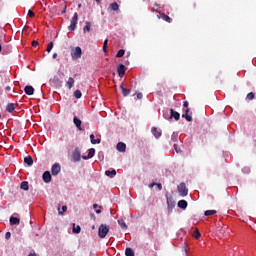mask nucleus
Listing matches in <instances>:
<instances>
[{
  "instance_id": "nucleus-10",
  "label": "nucleus",
  "mask_w": 256,
  "mask_h": 256,
  "mask_svg": "<svg viewBox=\"0 0 256 256\" xmlns=\"http://www.w3.org/2000/svg\"><path fill=\"white\" fill-rule=\"evenodd\" d=\"M93 157H95V149L94 148H90L88 150V155L87 156H82V159L87 161V159H93Z\"/></svg>"
},
{
  "instance_id": "nucleus-48",
  "label": "nucleus",
  "mask_w": 256,
  "mask_h": 256,
  "mask_svg": "<svg viewBox=\"0 0 256 256\" xmlns=\"http://www.w3.org/2000/svg\"><path fill=\"white\" fill-rule=\"evenodd\" d=\"M155 185H157V183L149 184L150 189H153V187H155Z\"/></svg>"
},
{
  "instance_id": "nucleus-42",
  "label": "nucleus",
  "mask_w": 256,
  "mask_h": 256,
  "mask_svg": "<svg viewBox=\"0 0 256 256\" xmlns=\"http://www.w3.org/2000/svg\"><path fill=\"white\" fill-rule=\"evenodd\" d=\"M5 239L7 240L11 239V232H6Z\"/></svg>"
},
{
  "instance_id": "nucleus-40",
  "label": "nucleus",
  "mask_w": 256,
  "mask_h": 256,
  "mask_svg": "<svg viewBox=\"0 0 256 256\" xmlns=\"http://www.w3.org/2000/svg\"><path fill=\"white\" fill-rule=\"evenodd\" d=\"M67 211V206H62V211H59V215H63Z\"/></svg>"
},
{
  "instance_id": "nucleus-25",
  "label": "nucleus",
  "mask_w": 256,
  "mask_h": 256,
  "mask_svg": "<svg viewBox=\"0 0 256 256\" xmlns=\"http://www.w3.org/2000/svg\"><path fill=\"white\" fill-rule=\"evenodd\" d=\"M163 117L164 119H171V110H164Z\"/></svg>"
},
{
  "instance_id": "nucleus-1",
  "label": "nucleus",
  "mask_w": 256,
  "mask_h": 256,
  "mask_svg": "<svg viewBox=\"0 0 256 256\" xmlns=\"http://www.w3.org/2000/svg\"><path fill=\"white\" fill-rule=\"evenodd\" d=\"M109 226L107 224H101L98 228V236L100 239H105L109 233Z\"/></svg>"
},
{
  "instance_id": "nucleus-45",
  "label": "nucleus",
  "mask_w": 256,
  "mask_h": 256,
  "mask_svg": "<svg viewBox=\"0 0 256 256\" xmlns=\"http://www.w3.org/2000/svg\"><path fill=\"white\" fill-rule=\"evenodd\" d=\"M243 173H249V171H251L249 168L245 167L242 169Z\"/></svg>"
},
{
  "instance_id": "nucleus-29",
  "label": "nucleus",
  "mask_w": 256,
  "mask_h": 256,
  "mask_svg": "<svg viewBox=\"0 0 256 256\" xmlns=\"http://www.w3.org/2000/svg\"><path fill=\"white\" fill-rule=\"evenodd\" d=\"M73 233L79 234L81 233V226L73 224Z\"/></svg>"
},
{
  "instance_id": "nucleus-32",
  "label": "nucleus",
  "mask_w": 256,
  "mask_h": 256,
  "mask_svg": "<svg viewBox=\"0 0 256 256\" xmlns=\"http://www.w3.org/2000/svg\"><path fill=\"white\" fill-rule=\"evenodd\" d=\"M246 99L253 101V99H255V94L253 92L248 93Z\"/></svg>"
},
{
  "instance_id": "nucleus-15",
  "label": "nucleus",
  "mask_w": 256,
  "mask_h": 256,
  "mask_svg": "<svg viewBox=\"0 0 256 256\" xmlns=\"http://www.w3.org/2000/svg\"><path fill=\"white\" fill-rule=\"evenodd\" d=\"M105 175L107 177H110V179H113V177H115V175H117V171L115 169H113V170H106L105 171Z\"/></svg>"
},
{
  "instance_id": "nucleus-19",
  "label": "nucleus",
  "mask_w": 256,
  "mask_h": 256,
  "mask_svg": "<svg viewBox=\"0 0 256 256\" xmlns=\"http://www.w3.org/2000/svg\"><path fill=\"white\" fill-rule=\"evenodd\" d=\"M151 131L156 139H159V137H161V130H159L157 128H152Z\"/></svg>"
},
{
  "instance_id": "nucleus-24",
  "label": "nucleus",
  "mask_w": 256,
  "mask_h": 256,
  "mask_svg": "<svg viewBox=\"0 0 256 256\" xmlns=\"http://www.w3.org/2000/svg\"><path fill=\"white\" fill-rule=\"evenodd\" d=\"M21 189H23L24 191H29V182L23 181L21 183Z\"/></svg>"
},
{
  "instance_id": "nucleus-7",
  "label": "nucleus",
  "mask_w": 256,
  "mask_h": 256,
  "mask_svg": "<svg viewBox=\"0 0 256 256\" xmlns=\"http://www.w3.org/2000/svg\"><path fill=\"white\" fill-rule=\"evenodd\" d=\"M51 173L54 176H57L58 173H61V165L59 163H55L52 165Z\"/></svg>"
},
{
  "instance_id": "nucleus-35",
  "label": "nucleus",
  "mask_w": 256,
  "mask_h": 256,
  "mask_svg": "<svg viewBox=\"0 0 256 256\" xmlns=\"http://www.w3.org/2000/svg\"><path fill=\"white\" fill-rule=\"evenodd\" d=\"M107 45H109V40H105L104 43H103V51L104 53H107Z\"/></svg>"
},
{
  "instance_id": "nucleus-38",
  "label": "nucleus",
  "mask_w": 256,
  "mask_h": 256,
  "mask_svg": "<svg viewBox=\"0 0 256 256\" xmlns=\"http://www.w3.org/2000/svg\"><path fill=\"white\" fill-rule=\"evenodd\" d=\"M162 19H163L164 21H167V23H171V18H170L168 15H163V16H162Z\"/></svg>"
},
{
  "instance_id": "nucleus-50",
  "label": "nucleus",
  "mask_w": 256,
  "mask_h": 256,
  "mask_svg": "<svg viewBox=\"0 0 256 256\" xmlns=\"http://www.w3.org/2000/svg\"><path fill=\"white\" fill-rule=\"evenodd\" d=\"M52 57L53 59H57V53H54Z\"/></svg>"
},
{
  "instance_id": "nucleus-53",
  "label": "nucleus",
  "mask_w": 256,
  "mask_h": 256,
  "mask_svg": "<svg viewBox=\"0 0 256 256\" xmlns=\"http://www.w3.org/2000/svg\"><path fill=\"white\" fill-rule=\"evenodd\" d=\"M1 49H2V48H1V44H0V51H1Z\"/></svg>"
},
{
  "instance_id": "nucleus-43",
  "label": "nucleus",
  "mask_w": 256,
  "mask_h": 256,
  "mask_svg": "<svg viewBox=\"0 0 256 256\" xmlns=\"http://www.w3.org/2000/svg\"><path fill=\"white\" fill-rule=\"evenodd\" d=\"M156 187L158 191H161V189H163V185H161V183L156 184Z\"/></svg>"
},
{
  "instance_id": "nucleus-52",
  "label": "nucleus",
  "mask_w": 256,
  "mask_h": 256,
  "mask_svg": "<svg viewBox=\"0 0 256 256\" xmlns=\"http://www.w3.org/2000/svg\"><path fill=\"white\" fill-rule=\"evenodd\" d=\"M28 256H37V254L31 253V254H29Z\"/></svg>"
},
{
  "instance_id": "nucleus-41",
  "label": "nucleus",
  "mask_w": 256,
  "mask_h": 256,
  "mask_svg": "<svg viewBox=\"0 0 256 256\" xmlns=\"http://www.w3.org/2000/svg\"><path fill=\"white\" fill-rule=\"evenodd\" d=\"M28 17H31V18L35 17V12L32 11V10H29L28 11Z\"/></svg>"
},
{
  "instance_id": "nucleus-22",
  "label": "nucleus",
  "mask_w": 256,
  "mask_h": 256,
  "mask_svg": "<svg viewBox=\"0 0 256 256\" xmlns=\"http://www.w3.org/2000/svg\"><path fill=\"white\" fill-rule=\"evenodd\" d=\"M6 111H8V113H13L15 111V104L9 103L6 107Z\"/></svg>"
},
{
  "instance_id": "nucleus-26",
  "label": "nucleus",
  "mask_w": 256,
  "mask_h": 256,
  "mask_svg": "<svg viewBox=\"0 0 256 256\" xmlns=\"http://www.w3.org/2000/svg\"><path fill=\"white\" fill-rule=\"evenodd\" d=\"M217 213V210H206L204 212L205 217H209L211 215H215Z\"/></svg>"
},
{
  "instance_id": "nucleus-36",
  "label": "nucleus",
  "mask_w": 256,
  "mask_h": 256,
  "mask_svg": "<svg viewBox=\"0 0 256 256\" xmlns=\"http://www.w3.org/2000/svg\"><path fill=\"white\" fill-rule=\"evenodd\" d=\"M52 49H53V42H50L46 49L47 53H51Z\"/></svg>"
},
{
  "instance_id": "nucleus-17",
  "label": "nucleus",
  "mask_w": 256,
  "mask_h": 256,
  "mask_svg": "<svg viewBox=\"0 0 256 256\" xmlns=\"http://www.w3.org/2000/svg\"><path fill=\"white\" fill-rule=\"evenodd\" d=\"M74 85H75V79L70 77L66 82V87H68V89H73Z\"/></svg>"
},
{
  "instance_id": "nucleus-46",
  "label": "nucleus",
  "mask_w": 256,
  "mask_h": 256,
  "mask_svg": "<svg viewBox=\"0 0 256 256\" xmlns=\"http://www.w3.org/2000/svg\"><path fill=\"white\" fill-rule=\"evenodd\" d=\"M5 91H6V93H9V91H11V86H6Z\"/></svg>"
},
{
  "instance_id": "nucleus-6",
  "label": "nucleus",
  "mask_w": 256,
  "mask_h": 256,
  "mask_svg": "<svg viewBox=\"0 0 256 256\" xmlns=\"http://www.w3.org/2000/svg\"><path fill=\"white\" fill-rule=\"evenodd\" d=\"M72 161L73 163H79L81 161V150L79 148H75L72 153Z\"/></svg>"
},
{
  "instance_id": "nucleus-51",
  "label": "nucleus",
  "mask_w": 256,
  "mask_h": 256,
  "mask_svg": "<svg viewBox=\"0 0 256 256\" xmlns=\"http://www.w3.org/2000/svg\"><path fill=\"white\" fill-rule=\"evenodd\" d=\"M96 213L99 215V213H101V209H96Z\"/></svg>"
},
{
  "instance_id": "nucleus-47",
  "label": "nucleus",
  "mask_w": 256,
  "mask_h": 256,
  "mask_svg": "<svg viewBox=\"0 0 256 256\" xmlns=\"http://www.w3.org/2000/svg\"><path fill=\"white\" fill-rule=\"evenodd\" d=\"M137 99H143V94L142 93H138L137 94Z\"/></svg>"
},
{
  "instance_id": "nucleus-30",
  "label": "nucleus",
  "mask_w": 256,
  "mask_h": 256,
  "mask_svg": "<svg viewBox=\"0 0 256 256\" xmlns=\"http://www.w3.org/2000/svg\"><path fill=\"white\" fill-rule=\"evenodd\" d=\"M110 7L112 11H119V4H117V2H113L112 4H110Z\"/></svg>"
},
{
  "instance_id": "nucleus-31",
  "label": "nucleus",
  "mask_w": 256,
  "mask_h": 256,
  "mask_svg": "<svg viewBox=\"0 0 256 256\" xmlns=\"http://www.w3.org/2000/svg\"><path fill=\"white\" fill-rule=\"evenodd\" d=\"M74 97H75L76 99H81V97H83V94L81 93V90H76V91L74 92Z\"/></svg>"
},
{
  "instance_id": "nucleus-14",
  "label": "nucleus",
  "mask_w": 256,
  "mask_h": 256,
  "mask_svg": "<svg viewBox=\"0 0 256 256\" xmlns=\"http://www.w3.org/2000/svg\"><path fill=\"white\" fill-rule=\"evenodd\" d=\"M90 141H91L92 145H99V143H101V138H96L95 139V135L91 134L90 135Z\"/></svg>"
},
{
  "instance_id": "nucleus-37",
  "label": "nucleus",
  "mask_w": 256,
  "mask_h": 256,
  "mask_svg": "<svg viewBox=\"0 0 256 256\" xmlns=\"http://www.w3.org/2000/svg\"><path fill=\"white\" fill-rule=\"evenodd\" d=\"M167 205H168V209L175 207V203L171 202L169 199H167Z\"/></svg>"
},
{
  "instance_id": "nucleus-11",
  "label": "nucleus",
  "mask_w": 256,
  "mask_h": 256,
  "mask_svg": "<svg viewBox=\"0 0 256 256\" xmlns=\"http://www.w3.org/2000/svg\"><path fill=\"white\" fill-rule=\"evenodd\" d=\"M117 151H119L120 153H125L126 149H127V145L123 142H119L116 146Z\"/></svg>"
},
{
  "instance_id": "nucleus-28",
  "label": "nucleus",
  "mask_w": 256,
  "mask_h": 256,
  "mask_svg": "<svg viewBox=\"0 0 256 256\" xmlns=\"http://www.w3.org/2000/svg\"><path fill=\"white\" fill-rule=\"evenodd\" d=\"M118 225H120L121 229H127V224L125 223V220L119 219Z\"/></svg>"
},
{
  "instance_id": "nucleus-18",
  "label": "nucleus",
  "mask_w": 256,
  "mask_h": 256,
  "mask_svg": "<svg viewBox=\"0 0 256 256\" xmlns=\"http://www.w3.org/2000/svg\"><path fill=\"white\" fill-rule=\"evenodd\" d=\"M19 223H21V219L13 216L10 217V225H19Z\"/></svg>"
},
{
  "instance_id": "nucleus-4",
  "label": "nucleus",
  "mask_w": 256,
  "mask_h": 256,
  "mask_svg": "<svg viewBox=\"0 0 256 256\" xmlns=\"http://www.w3.org/2000/svg\"><path fill=\"white\" fill-rule=\"evenodd\" d=\"M178 193L180 197H187V195L189 194V190L187 189L185 183H180L178 185Z\"/></svg>"
},
{
  "instance_id": "nucleus-49",
  "label": "nucleus",
  "mask_w": 256,
  "mask_h": 256,
  "mask_svg": "<svg viewBox=\"0 0 256 256\" xmlns=\"http://www.w3.org/2000/svg\"><path fill=\"white\" fill-rule=\"evenodd\" d=\"M97 207H99V205L93 204V209L97 210Z\"/></svg>"
},
{
  "instance_id": "nucleus-3",
  "label": "nucleus",
  "mask_w": 256,
  "mask_h": 256,
  "mask_svg": "<svg viewBox=\"0 0 256 256\" xmlns=\"http://www.w3.org/2000/svg\"><path fill=\"white\" fill-rule=\"evenodd\" d=\"M81 55H83V50H81V47L77 46L71 49V57L73 60L81 59Z\"/></svg>"
},
{
  "instance_id": "nucleus-33",
  "label": "nucleus",
  "mask_w": 256,
  "mask_h": 256,
  "mask_svg": "<svg viewBox=\"0 0 256 256\" xmlns=\"http://www.w3.org/2000/svg\"><path fill=\"white\" fill-rule=\"evenodd\" d=\"M193 237L195 239H199L201 237V233L199 232V229H196L193 233Z\"/></svg>"
},
{
  "instance_id": "nucleus-39",
  "label": "nucleus",
  "mask_w": 256,
  "mask_h": 256,
  "mask_svg": "<svg viewBox=\"0 0 256 256\" xmlns=\"http://www.w3.org/2000/svg\"><path fill=\"white\" fill-rule=\"evenodd\" d=\"M84 31H91V24L89 22H86V27H84Z\"/></svg>"
},
{
  "instance_id": "nucleus-12",
  "label": "nucleus",
  "mask_w": 256,
  "mask_h": 256,
  "mask_svg": "<svg viewBox=\"0 0 256 256\" xmlns=\"http://www.w3.org/2000/svg\"><path fill=\"white\" fill-rule=\"evenodd\" d=\"M170 117L171 119H175V121H179L181 119V114L179 112H175L173 109H170Z\"/></svg>"
},
{
  "instance_id": "nucleus-5",
  "label": "nucleus",
  "mask_w": 256,
  "mask_h": 256,
  "mask_svg": "<svg viewBox=\"0 0 256 256\" xmlns=\"http://www.w3.org/2000/svg\"><path fill=\"white\" fill-rule=\"evenodd\" d=\"M77 21H79V15L74 13L72 19L70 20L69 31H75L77 29Z\"/></svg>"
},
{
  "instance_id": "nucleus-16",
  "label": "nucleus",
  "mask_w": 256,
  "mask_h": 256,
  "mask_svg": "<svg viewBox=\"0 0 256 256\" xmlns=\"http://www.w3.org/2000/svg\"><path fill=\"white\" fill-rule=\"evenodd\" d=\"M24 91L26 95H33V93H35V88H33V86H26Z\"/></svg>"
},
{
  "instance_id": "nucleus-2",
  "label": "nucleus",
  "mask_w": 256,
  "mask_h": 256,
  "mask_svg": "<svg viewBox=\"0 0 256 256\" xmlns=\"http://www.w3.org/2000/svg\"><path fill=\"white\" fill-rule=\"evenodd\" d=\"M183 111L184 113L182 114V117L186 119V121H189V122L193 121V117L189 115V102L187 101L183 102Z\"/></svg>"
},
{
  "instance_id": "nucleus-13",
  "label": "nucleus",
  "mask_w": 256,
  "mask_h": 256,
  "mask_svg": "<svg viewBox=\"0 0 256 256\" xmlns=\"http://www.w3.org/2000/svg\"><path fill=\"white\" fill-rule=\"evenodd\" d=\"M117 71H118V76L119 77H125V65L123 64H120L117 68Z\"/></svg>"
},
{
  "instance_id": "nucleus-20",
  "label": "nucleus",
  "mask_w": 256,
  "mask_h": 256,
  "mask_svg": "<svg viewBox=\"0 0 256 256\" xmlns=\"http://www.w3.org/2000/svg\"><path fill=\"white\" fill-rule=\"evenodd\" d=\"M24 163H26V165L28 167H31V165H33V157L31 156H27L24 158Z\"/></svg>"
},
{
  "instance_id": "nucleus-9",
  "label": "nucleus",
  "mask_w": 256,
  "mask_h": 256,
  "mask_svg": "<svg viewBox=\"0 0 256 256\" xmlns=\"http://www.w3.org/2000/svg\"><path fill=\"white\" fill-rule=\"evenodd\" d=\"M42 179H43L44 183H51V179H52L51 172L45 171L42 175Z\"/></svg>"
},
{
  "instance_id": "nucleus-34",
  "label": "nucleus",
  "mask_w": 256,
  "mask_h": 256,
  "mask_svg": "<svg viewBox=\"0 0 256 256\" xmlns=\"http://www.w3.org/2000/svg\"><path fill=\"white\" fill-rule=\"evenodd\" d=\"M123 55H125V50L120 49V50L117 52L116 57H117V58H121V57H123Z\"/></svg>"
},
{
  "instance_id": "nucleus-8",
  "label": "nucleus",
  "mask_w": 256,
  "mask_h": 256,
  "mask_svg": "<svg viewBox=\"0 0 256 256\" xmlns=\"http://www.w3.org/2000/svg\"><path fill=\"white\" fill-rule=\"evenodd\" d=\"M73 123L78 131H83V128L81 127L83 122L81 121V119H79V118H77V116H75L73 119Z\"/></svg>"
},
{
  "instance_id": "nucleus-27",
  "label": "nucleus",
  "mask_w": 256,
  "mask_h": 256,
  "mask_svg": "<svg viewBox=\"0 0 256 256\" xmlns=\"http://www.w3.org/2000/svg\"><path fill=\"white\" fill-rule=\"evenodd\" d=\"M125 255L126 256H135V251H133V249H131V248H126Z\"/></svg>"
},
{
  "instance_id": "nucleus-21",
  "label": "nucleus",
  "mask_w": 256,
  "mask_h": 256,
  "mask_svg": "<svg viewBox=\"0 0 256 256\" xmlns=\"http://www.w3.org/2000/svg\"><path fill=\"white\" fill-rule=\"evenodd\" d=\"M120 89L122 90L124 97H127V95H129V93H131V90L125 88V86H123V84H121Z\"/></svg>"
},
{
  "instance_id": "nucleus-23",
  "label": "nucleus",
  "mask_w": 256,
  "mask_h": 256,
  "mask_svg": "<svg viewBox=\"0 0 256 256\" xmlns=\"http://www.w3.org/2000/svg\"><path fill=\"white\" fill-rule=\"evenodd\" d=\"M178 207H179L180 209H187V202H186L185 200H180V201L178 202Z\"/></svg>"
},
{
  "instance_id": "nucleus-44",
  "label": "nucleus",
  "mask_w": 256,
  "mask_h": 256,
  "mask_svg": "<svg viewBox=\"0 0 256 256\" xmlns=\"http://www.w3.org/2000/svg\"><path fill=\"white\" fill-rule=\"evenodd\" d=\"M37 45H39V42H37V41H32V47H37Z\"/></svg>"
}]
</instances>
